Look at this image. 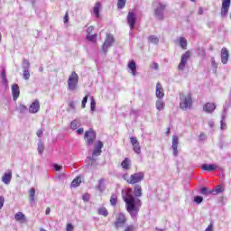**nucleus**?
Segmentation results:
<instances>
[{"label": "nucleus", "mask_w": 231, "mask_h": 231, "mask_svg": "<svg viewBox=\"0 0 231 231\" xmlns=\"http://www.w3.org/2000/svg\"><path fill=\"white\" fill-rule=\"evenodd\" d=\"M123 199L126 205V210L131 217L134 219L142 208V200L133 194V189H128L126 192L122 193Z\"/></svg>", "instance_id": "1"}, {"label": "nucleus", "mask_w": 231, "mask_h": 231, "mask_svg": "<svg viewBox=\"0 0 231 231\" xmlns=\"http://www.w3.org/2000/svg\"><path fill=\"white\" fill-rule=\"evenodd\" d=\"M180 107L182 111H187V109H190L192 107V96L190 93L188 95L180 94Z\"/></svg>", "instance_id": "2"}, {"label": "nucleus", "mask_w": 231, "mask_h": 231, "mask_svg": "<svg viewBox=\"0 0 231 231\" xmlns=\"http://www.w3.org/2000/svg\"><path fill=\"white\" fill-rule=\"evenodd\" d=\"M67 84L69 91H76L77 88H79V74L75 71L71 72Z\"/></svg>", "instance_id": "3"}, {"label": "nucleus", "mask_w": 231, "mask_h": 231, "mask_svg": "<svg viewBox=\"0 0 231 231\" xmlns=\"http://www.w3.org/2000/svg\"><path fill=\"white\" fill-rule=\"evenodd\" d=\"M165 8H167V5L159 3L155 7H154V17L158 21H163L165 19Z\"/></svg>", "instance_id": "4"}, {"label": "nucleus", "mask_w": 231, "mask_h": 231, "mask_svg": "<svg viewBox=\"0 0 231 231\" xmlns=\"http://www.w3.org/2000/svg\"><path fill=\"white\" fill-rule=\"evenodd\" d=\"M144 178L145 173L143 172L134 173L130 176L128 180H126V183H129L130 185H136L137 183H141V181H143Z\"/></svg>", "instance_id": "5"}, {"label": "nucleus", "mask_w": 231, "mask_h": 231, "mask_svg": "<svg viewBox=\"0 0 231 231\" xmlns=\"http://www.w3.org/2000/svg\"><path fill=\"white\" fill-rule=\"evenodd\" d=\"M87 145H93L95 140H97V133L93 129H89L85 132L84 135Z\"/></svg>", "instance_id": "6"}, {"label": "nucleus", "mask_w": 231, "mask_h": 231, "mask_svg": "<svg viewBox=\"0 0 231 231\" xmlns=\"http://www.w3.org/2000/svg\"><path fill=\"white\" fill-rule=\"evenodd\" d=\"M115 43V37H113V34H106V38L105 39V42L103 43L102 51L103 53H107L109 48L113 46Z\"/></svg>", "instance_id": "7"}, {"label": "nucleus", "mask_w": 231, "mask_h": 231, "mask_svg": "<svg viewBox=\"0 0 231 231\" xmlns=\"http://www.w3.org/2000/svg\"><path fill=\"white\" fill-rule=\"evenodd\" d=\"M190 51H187L184 54H182L180 62L178 66V69H180V71H183V69H185V66L187 65L189 59H190Z\"/></svg>", "instance_id": "8"}, {"label": "nucleus", "mask_w": 231, "mask_h": 231, "mask_svg": "<svg viewBox=\"0 0 231 231\" xmlns=\"http://www.w3.org/2000/svg\"><path fill=\"white\" fill-rule=\"evenodd\" d=\"M127 23L130 26V30H134L136 24V14L133 12H129L127 15Z\"/></svg>", "instance_id": "9"}, {"label": "nucleus", "mask_w": 231, "mask_h": 231, "mask_svg": "<svg viewBox=\"0 0 231 231\" xmlns=\"http://www.w3.org/2000/svg\"><path fill=\"white\" fill-rule=\"evenodd\" d=\"M40 109L41 103L39 102V99H35L29 107V113L35 115V113H39Z\"/></svg>", "instance_id": "10"}, {"label": "nucleus", "mask_w": 231, "mask_h": 231, "mask_svg": "<svg viewBox=\"0 0 231 231\" xmlns=\"http://www.w3.org/2000/svg\"><path fill=\"white\" fill-rule=\"evenodd\" d=\"M131 144L133 145V149L136 154H140L142 152V148L140 147V143L136 137H130Z\"/></svg>", "instance_id": "11"}, {"label": "nucleus", "mask_w": 231, "mask_h": 231, "mask_svg": "<svg viewBox=\"0 0 231 231\" xmlns=\"http://www.w3.org/2000/svg\"><path fill=\"white\" fill-rule=\"evenodd\" d=\"M229 9H230V0H223L222 8H221V16L226 17V14H228Z\"/></svg>", "instance_id": "12"}, {"label": "nucleus", "mask_w": 231, "mask_h": 231, "mask_svg": "<svg viewBox=\"0 0 231 231\" xmlns=\"http://www.w3.org/2000/svg\"><path fill=\"white\" fill-rule=\"evenodd\" d=\"M125 215L120 213L117 217H116V221L115 223L116 225V228H120L122 226H124V225H125Z\"/></svg>", "instance_id": "13"}, {"label": "nucleus", "mask_w": 231, "mask_h": 231, "mask_svg": "<svg viewBox=\"0 0 231 231\" xmlns=\"http://www.w3.org/2000/svg\"><path fill=\"white\" fill-rule=\"evenodd\" d=\"M155 95L159 99H162L165 97V93H163V87H162V84L160 82L156 84Z\"/></svg>", "instance_id": "14"}, {"label": "nucleus", "mask_w": 231, "mask_h": 231, "mask_svg": "<svg viewBox=\"0 0 231 231\" xmlns=\"http://www.w3.org/2000/svg\"><path fill=\"white\" fill-rule=\"evenodd\" d=\"M103 147H104V143H102V141H98L97 144L94 148L93 156H100V154H102Z\"/></svg>", "instance_id": "15"}, {"label": "nucleus", "mask_w": 231, "mask_h": 231, "mask_svg": "<svg viewBox=\"0 0 231 231\" xmlns=\"http://www.w3.org/2000/svg\"><path fill=\"white\" fill-rule=\"evenodd\" d=\"M216 103H207L203 106V111H205V113H212L213 111H216Z\"/></svg>", "instance_id": "16"}, {"label": "nucleus", "mask_w": 231, "mask_h": 231, "mask_svg": "<svg viewBox=\"0 0 231 231\" xmlns=\"http://www.w3.org/2000/svg\"><path fill=\"white\" fill-rule=\"evenodd\" d=\"M12 95H13V100H17L19 98V95H21V90H19V85L14 84L12 86Z\"/></svg>", "instance_id": "17"}, {"label": "nucleus", "mask_w": 231, "mask_h": 231, "mask_svg": "<svg viewBox=\"0 0 231 231\" xmlns=\"http://www.w3.org/2000/svg\"><path fill=\"white\" fill-rule=\"evenodd\" d=\"M230 54L228 53V50L226 48H223L221 50V62L222 64H226L228 62V58Z\"/></svg>", "instance_id": "18"}, {"label": "nucleus", "mask_w": 231, "mask_h": 231, "mask_svg": "<svg viewBox=\"0 0 231 231\" xmlns=\"http://www.w3.org/2000/svg\"><path fill=\"white\" fill-rule=\"evenodd\" d=\"M178 143H179L178 135H173L172 145H171V149L173 150V156H178Z\"/></svg>", "instance_id": "19"}, {"label": "nucleus", "mask_w": 231, "mask_h": 231, "mask_svg": "<svg viewBox=\"0 0 231 231\" xmlns=\"http://www.w3.org/2000/svg\"><path fill=\"white\" fill-rule=\"evenodd\" d=\"M2 181L5 185H10V182L12 181V171H9L4 174L2 177Z\"/></svg>", "instance_id": "20"}, {"label": "nucleus", "mask_w": 231, "mask_h": 231, "mask_svg": "<svg viewBox=\"0 0 231 231\" xmlns=\"http://www.w3.org/2000/svg\"><path fill=\"white\" fill-rule=\"evenodd\" d=\"M226 118V108H224V113L221 116V121H220L221 131H225L226 129V123L225 122Z\"/></svg>", "instance_id": "21"}, {"label": "nucleus", "mask_w": 231, "mask_h": 231, "mask_svg": "<svg viewBox=\"0 0 231 231\" xmlns=\"http://www.w3.org/2000/svg\"><path fill=\"white\" fill-rule=\"evenodd\" d=\"M127 66L133 77H136V62L134 60H131Z\"/></svg>", "instance_id": "22"}, {"label": "nucleus", "mask_w": 231, "mask_h": 231, "mask_svg": "<svg viewBox=\"0 0 231 231\" xmlns=\"http://www.w3.org/2000/svg\"><path fill=\"white\" fill-rule=\"evenodd\" d=\"M121 167L125 171H129V169H131V160H129V158H125V160L121 162Z\"/></svg>", "instance_id": "23"}, {"label": "nucleus", "mask_w": 231, "mask_h": 231, "mask_svg": "<svg viewBox=\"0 0 231 231\" xmlns=\"http://www.w3.org/2000/svg\"><path fill=\"white\" fill-rule=\"evenodd\" d=\"M134 194L135 198H142V186L140 184H136L134 187Z\"/></svg>", "instance_id": "24"}, {"label": "nucleus", "mask_w": 231, "mask_h": 231, "mask_svg": "<svg viewBox=\"0 0 231 231\" xmlns=\"http://www.w3.org/2000/svg\"><path fill=\"white\" fill-rule=\"evenodd\" d=\"M102 5L100 4V2L96 3V5H94L93 8V14L94 15H96V17H100V8H101Z\"/></svg>", "instance_id": "25"}, {"label": "nucleus", "mask_w": 231, "mask_h": 231, "mask_svg": "<svg viewBox=\"0 0 231 231\" xmlns=\"http://www.w3.org/2000/svg\"><path fill=\"white\" fill-rule=\"evenodd\" d=\"M155 106L157 111H163V109H165V102L162 99L156 100Z\"/></svg>", "instance_id": "26"}, {"label": "nucleus", "mask_w": 231, "mask_h": 231, "mask_svg": "<svg viewBox=\"0 0 231 231\" xmlns=\"http://www.w3.org/2000/svg\"><path fill=\"white\" fill-rule=\"evenodd\" d=\"M216 164H203L201 166L202 171H208V172H211V171H216Z\"/></svg>", "instance_id": "27"}, {"label": "nucleus", "mask_w": 231, "mask_h": 231, "mask_svg": "<svg viewBox=\"0 0 231 231\" xmlns=\"http://www.w3.org/2000/svg\"><path fill=\"white\" fill-rule=\"evenodd\" d=\"M211 191L213 192L212 194L216 196V194H222V192H225V188L221 185H218L211 189Z\"/></svg>", "instance_id": "28"}, {"label": "nucleus", "mask_w": 231, "mask_h": 231, "mask_svg": "<svg viewBox=\"0 0 231 231\" xmlns=\"http://www.w3.org/2000/svg\"><path fill=\"white\" fill-rule=\"evenodd\" d=\"M14 219L16 221H26V216L23 212H18L14 215Z\"/></svg>", "instance_id": "29"}, {"label": "nucleus", "mask_w": 231, "mask_h": 231, "mask_svg": "<svg viewBox=\"0 0 231 231\" xmlns=\"http://www.w3.org/2000/svg\"><path fill=\"white\" fill-rule=\"evenodd\" d=\"M98 183L99 184L97 186V190H99V192H104V190H106V184L104 179H100Z\"/></svg>", "instance_id": "30"}, {"label": "nucleus", "mask_w": 231, "mask_h": 231, "mask_svg": "<svg viewBox=\"0 0 231 231\" xmlns=\"http://www.w3.org/2000/svg\"><path fill=\"white\" fill-rule=\"evenodd\" d=\"M80 183H82V179H80V177H77L72 180L70 187H72L73 189H77V187H79Z\"/></svg>", "instance_id": "31"}, {"label": "nucleus", "mask_w": 231, "mask_h": 231, "mask_svg": "<svg viewBox=\"0 0 231 231\" xmlns=\"http://www.w3.org/2000/svg\"><path fill=\"white\" fill-rule=\"evenodd\" d=\"M200 194H202V196H210V194H214V191L208 189L207 187H202L200 189Z\"/></svg>", "instance_id": "32"}, {"label": "nucleus", "mask_w": 231, "mask_h": 231, "mask_svg": "<svg viewBox=\"0 0 231 231\" xmlns=\"http://www.w3.org/2000/svg\"><path fill=\"white\" fill-rule=\"evenodd\" d=\"M29 201L30 203H33V201H35V188L29 189Z\"/></svg>", "instance_id": "33"}, {"label": "nucleus", "mask_w": 231, "mask_h": 231, "mask_svg": "<svg viewBox=\"0 0 231 231\" xmlns=\"http://www.w3.org/2000/svg\"><path fill=\"white\" fill-rule=\"evenodd\" d=\"M117 201H118V197H116V194H112L110 198V205H112V207H116Z\"/></svg>", "instance_id": "34"}, {"label": "nucleus", "mask_w": 231, "mask_h": 231, "mask_svg": "<svg viewBox=\"0 0 231 231\" xmlns=\"http://www.w3.org/2000/svg\"><path fill=\"white\" fill-rule=\"evenodd\" d=\"M148 41L152 42V44H158V42H160V39L154 35L149 36Z\"/></svg>", "instance_id": "35"}, {"label": "nucleus", "mask_w": 231, "mask_h": 231, "mask_svg": "<svg viewBox=\"0 0 231 231\" xmlns=\"http://www.w3.org/2000/svg\"><path fill=\"white\" fill-rule=\"evenodd\" d=\"M197 51L199 53V56L201 57L202 59H205L207 57V53L205 52V49L201 47L197 48Z\"/></svg>", "instance_id": "36"}, {"label": "nucleus", "mask_w": 231, "mask_h": 231, "mask_svg": "<svg viewBox=\"0 0 231 231\" xmlns=\"http://www.w3.org/2000/svg\"><path fill=\"white\" fill-rule=\"evenodd\" d=\"M22 69H30V60L23 59L22 63Z\"/></svg>", "instance_id": "37"}, {"label": "nucleus", "mask_w": 231, "mask_h": 231, "mask_svg": "<svg viewBox=\"0 0 231 231\" xmlns=\"http://www.w3.org/2000/svg\"><path fill=\"white\" fill-rule=\"evenodd\" d=\"M38 152L39 154H42L44 152V143L42 140L38 142Z\"/></svg>", "instance_id": "38"}, {"label": "nucleus", "mask_w": 231, "mask_h": 231, "mask_svg": "<svg viewBox=\"0 0 231 231\" xmlns=\"http://www.w3.org/2000/svg\"><path fill=\"white\" fill-rule=\"evenodd\" d=\"M180 46L182 48V50H187V40L185 38H180Z\"/></svg>", "instance_id": "39"}, {"label": "nucleus", "mask_w": 231, "mask_h": 231, "mask_svg": "<svg viewBox=\"0 0 231 231\" xmlns=\"http://www.w3.org/2000/svg\"><path fill=\"white\" fill-rule=\"evenodd\" d=\"M99 216H104L105 217H107L108 216V212H107V209L106 208H100L98 210H97Z\"/></svg>", "instance_id": "40"}, {"label": "nucleus", "mask_w": 231, "mask_h": 231, "mask_svg": "<svg viewBox=\"0 0 231 231\" xmlns=\"http://www.w3.org/2000/svg\"><path fill=\"white\" fill-rule=\"evenodd\" d=\"M125 3H127V0H118L117 1V8L119 10H122L123 8L125 7Z\"/></svg>", "instance_id": "41"}, {"label": "nucleus", "mask_w": 231, "mask_h": 231, "mask_svg": "<svg viewBox=\"0 0 231 231\" xmlns=\"http://www.w3.org/2000/svg\"><path fill=\"white\" fill-rule=\"evenodd\" d=\"M23 79L24 80H30V69H23Z\"/></svg>", "instance_id": "42"}, {"label": "nucleus", "mask_w": 231, "mask_h": 231, "mask_svg": "<svg viewBox=\"0 0 231 231\" xmlns=\"http://www.w3.org/2000/svg\"><path fill=\"white\" fill-rule=\"evenodd\" d=\"M96 107H97V102L95 101V98L91 97L90 110L93 112L95 111Z\"/></svg>", "instance_id": "43"}, {"label": "nucleus", "mask_w": 231, "mask_h": 231, "mask_svg": "<svg viewBox=\"0 0 231 231\" xmlns=\"http://www.w3.org/2000/svg\"><path fill=\"white\" fill-rule=\"evenodd\" d=\"M194 202L197 203V205H201V203H203V197L201 196L194 197Z\"/></svg>", "instance_id": "44"}, {"label": "nucleus", "mask_w": 231, "mask_h": 231, "mask_svg": "<svg viewBox=\"0 0 231 231\" xmlns=\"http://www.w3.org/2000/svg\"><path fill=\"white\" fill-rule=\"evenodd\" d=\"M87 39L90 41V42H94V41H97V34H88Z\"/></svg>", "instance_id": "45"}, {"label": "nucleus", "mask_w": 231, "mask_h": 231, "mask_svg": "<svg viewBox=\"0 0 231 231\" xmlns=\"http://www.w3.org/2000/svg\"><path fill=\"white\" fill-rule=\"evenodd\" d=\"M88 96H85L83 97V100H82V103H81L82 109H84L86 107V104H88Z\"/></svg>", "instance_id": "46"}, {"label": "nucleus", "mask_w": 231, "mask_h": 231, "mask_svg": "<svg viewBox=\"0 0 231 231\" xmlns=\"http://www.w3.org/2000/svg\"><path fill=\"white\" fill-rule=\"evenodd\" d=\"M19 109L20 113H24L27 111L28 107H26L23 104H21Z\"/></svg>", "instance_id": "47"}, {"label": "nucleus", "mask_w": 231, "mask_h": 231, "mask_svg": "<svg viewBox=\"0 0 231 231\" xmlns=\"http://www.w3.org/2000/svg\"><path fill=\"white\" fill-rule=\"evenodd\" d=\"M5 206V197L0 196V210Z\"/></svg>", "instance_id": "48"}, {"label": "nucleus", "mask_w": 231, "mask_h": 231, "mask_svg": "<svg viewBox=\"0 0 231 231\" xmlns=\"http://www.w3.org/2000/svg\"><path fill=\"white\" fill-rule=\"evenodd\" d=\"M70 129H77V120L70 123Z\"/></svg>", "instance_id": "49"}, {"label": "nucleus", "mask_w": 231, "mask_h": 231, "mask_svg": "<svg viewBox=\"0 0 231 231\" xmlns=\"http://www.w3.org/2000/svg\"><path fill=\"white\" fill-rule=\"evenodd\" d=\"M93 30H95V28L93 26H89L88 29H87V33L88 35H91V33H93Z\"/></svg>", "instance_id": "50"}, {"label": "nucleus", "mask_w": 231, "mask_h": 231, "mask_svg": "<svg viewBox=\"0 0 231 231\" xmlns=\"http://www.w3.org/2000/svg\"><path fill=\"white\" fill-rule=\"evenodd\" d=\"M82 199H83V201L88 203V201H89V194L83 195Z\"/></svg>", "instance_id": "51"}, {"label": "nucleus", "mask_w": 231, "mask_h": 231, "mask_svg": "<svg viewBox=\"0 0 231 231\" xmlns=\"http://www.w3.org/2000/svg\"><path fill=\"white\" fill-rule=\"evenodd\" d=\"M1 77L3 79V80L6 81V70L4 69L2 73H1Z\"/></svg>", "instance_id": "52"}, {"label": "nucleus", "mask_w": 231, "mask_h": 231, "mask_svg": "<svg viewBox=\"0 0 231 231\" xmlns=\"http://www.w3.org/2000/svg\"><path fill=\"white\" fill-rule=\"evenodd\" d=\"M53 168H54L57 171L62 170V166H61V165H59V164H53Z\"/></svg>", "instance_id": "53"}, {"label": "nucleus", "mask_w": 231, "mask_h": 231, "mask_svg": "<svg viewBox=\"0 0 231 231\" xmlns=\"http://www.w3.org/2000/svg\"><path fill=\"white\" fill-rule=\"evenodd\" d=\"M66 230H67V231H73V225L68 224V225H67V227H66Z\"/></svg>", "instance_id": "54"}, {"label": "nucleus", "mask_w": 231, "mask_h": 231, "mask_svg": "<svg viewBox=\"0 0 231 231\" xmlns=\"http://www.w3.org/2000/svg\"><path fill=\"white\" fill-rule=\"evenodd\" d=\"M69 106L70 107V109H75V102H69Z\"/></svg>", "instance_id": "55"}, {"label": "nucleus", "mask_w": 231, "mask_h": 231, "mask_svg": "<svg viewBox=\"0 0 231 231\" xmlns=\"http://www.w3.org/2000/svg\"><path fill=\"white\" fill-rule=\"evenodd\" d=\"M211 62L214 68H217V63H216V60H214V58L211 59Z\"/></svg>", "instance_id": "56"}, {"label": "nucleus", "mask_w": 231, "mask_h": 231, "mask_svg": "<svg viewBox=\"0 0 231 231\" xmlns=\"http://www.w3.org/2000/svg\"><path fill=\"white\" fill-rule=\"evenodd\" d=\"M36 134H37V136L39 137V138H41L42 136V130H38L37 131V133H36Z\"/></svg>", "instance_id": "57"}, {"label": "nucleus", "mask_w": 231, "mask_h": 231, "mask_svg": "<svg viewBox=\"0 0 231 231\" xmlns=\"http://www.w3.org/2000/svg\"><path fill=\"white\" fill-rule=\"evenodd\" d=\"M77 133H78V134H83V133H84V128H79V129H78V130H77Z\"/></svg>", "instance_id": "58"}, {"label": "nucleus", "mask_w": 231, "mask_h": 231, "mask_svg": "<svg viewBox=\"0 0 231 231\" xmlns=\"http://www.w3.org/2000/svg\"><path fill=\"white\" fill-rule=\"evenodd\" d=\"M69 15H68V13H66L65 16H64V23H68L69 21Z\"/></svg>", "instance_id": "59"}, {"label": "nucleus", "mask_w": 231, "mask_h": 231, "mask_svg": "<svg viewBox=\"0 0 231 231\" xmlns=\"http://www.w3.org/2000/svg\"><path fill=\"white\" fill-rule=\"evenodd\" d=\"M50 212H51V209H50V208H47L45 210L46 216H50Z\"/></svg>", "instance_id": "60"}, {"label": "nucleus", "mask_w": 231, "mask_h": 231, "mask_svg": "<svg viewBox=\"0 0 231 231\" xmlns=\"http://www.w3.org/2000/svg\"><path fill=\"white\" fill-rule=\"evenodd\" d=\"M208 125L209 127H214V121H209Z\"/></svg>", "instance_id": "61"}, {"label": "nucleus", "mask_w": 231, "mask_h": 231, "mask_svg": "<svg viewBox=\"0 0 231 231\" xmlns=\"http://www.w3.org/2000/svg\"><path fill=\"white\" fill-rule=\"evenodd\" d=\"M199 15H203V8L200 7L199 9Z\"/></svg>", "instance_id": "62"}, {"label": "nucleus", "mask_w": 231, "mask_h": 231, "mask_svg": "<svg viewBox=\"0 0 231 231\" xmlns=\"http://www.w3.org/2000/svg\"><path fill=\"white\" fill-rule=\"evenodd\" d=\"M123 180H125V181H127V180H129V179H127V174L123 175Z\"/></svg>", "instance_id": "63"}, {"label": "nucleus", "mask_w": 231, "mask_h": 231, "mask_svg": "<svg viewBox=\"0 0 231 231\" xmlns=\"http://www.w3.org/2000/svg\"><path fill=\"white\" fill-rule=\"evenodd\" d=\"M154 69H158V63H154Z\"/></svg>", "instance_id": "64"}]
</instances>
